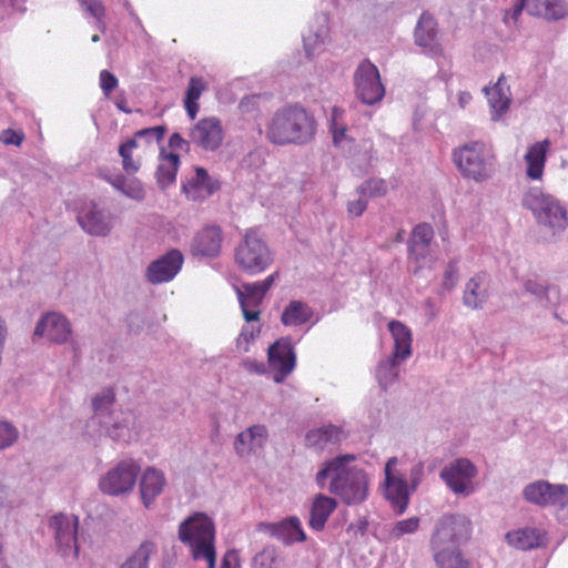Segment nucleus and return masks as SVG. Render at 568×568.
<instances>
[{
    "label": "nucleus",
    "instance_id": "f257e3e1",
    "mask_svg": "<svg viewBox=\"0 0 568 568\" xmlns=\"http://www.w3.org/2000/svg\"><path fill=\"white\" fill-rule=\"evenodd\" d=\"M355 459V455L345 454L324 462L315 476L318 488H325L329 478L328 491L346 505L365 501L368 496V477L364 469L351 465Z\"/></svg>",
    "mask_w": 568,
    "mask_h": 568
},
{
    "label": "nucleus",
    "instance_id": "f03ea898",
    "mask_svg": "<svg viewBox=\"0 0 568 568\" xmlns=\"http://www.w3.org/2000/svg\"><path fill=\"white\" fill-rule=\"evenodd\" d=\"M315 133L314 115L298 103L277 109L266 125V139L275 145H304Z\"/></svg>",
    "mask_w": 568,
    "mask_h": 568
},
{
    "label": "nucleus",
    "instance_id": "7ed1b4c3",
    "mask_svg": "<svg viewBox=\"0 0 568 568\" xmlns=\"http://www.w3.org/2000/svg\"><path fill=\"white\" fill-rule=\"evenodd\" d=\"M471 520L460 513H446L435 523L429 548L436 566H444L471 536Z\"/></svg>",
    "mask_w": 568,
    "mask_h": 568
},
{
    "label": "nucleus",
    "instance_id": "20e7f679",
    "mask_svg": "<svg viewBox=\"0 0 568 568\" xmlns=\"http://www.w3.org/2000/svg\"><path fill=\"white\" fill-rule=\"evenodd\" d=\"M215 527L204 513H195L179 526V539L190 547L194 560L204 559L209 568H215Z\"/></svg>",
    "mask_w": 568,
    "mask_h": 568
},
{
    "label": "nucleus",
    "instance_id": "39448f33",
    "mask_svg": "<svg viewBox=\"0 0 568 568\" xmlns=\"http://www.w3.org/2000/svg\"><path fill=\"white\" fill-rule=\"evenodd\" d=\"M521 204L531 211L536 222L552 236L568 227L566 207L558 199L538 187H530L523 196Z\"/></svg>",
    "mask_w": 568,
    "mask_h": 568
},
{
    "label": "nucleus",
    "instance_id": "423d86ee",
    "mask_svg": "<svg viewBox=\"0 0 568 568\" xmlns=\"http://www.w3.org/2000/svg\"><path fill=\"white\" fill-rule=\"evenodd\" d=\"M234 262L243 273L254 276L273 264L274 253L258 231L250 229L234 250Z\"/></svg>",
    "mask_w": 568,
    "mask_h": 568
},
{
    "label": "nucleus",
    "instance_id": "0eeeda50",
    "mask_svg": "<svg viewBox=\"0 0 568 568\" xmlns=\"http://www.w3.org/2000/svg\"><path fill=\"white\" fill-rule=\"evenodd\" d=\"M453 160L464 178L483 182L495 172V155L490 148L474 141L454 150Z\"/></svg>",
    "mask_w": 568,
    "mask_h": 568
},
{
    "label": "nucleus",
    "instance_id": "6e6552de",
    "mask_svg": "<svg viewBox=\"0 0 568 568\" xmlns=\"http://www.w3.org/2000/svg\"><path fill=\"white\" fill-rule=\"evenodd\" d=\"M114 400L115 394L112 388L102 389L92 398L94 414L113 440L129 442L134 417L129 412H120L114 416L115 413L111 410Z\"/></svg>",
    "mask_w": 568,
    "mask_h": 568
},
{
    "label": "nucleus",
    "instance_id": "1a4fd4ad",
    "mask_svg": "<svg viewBox=\"0 0 568 568\" xmlns=\"http://www.w3.org/2000/svg\"><path fill=\"white\" fill-rule=\"evenodd\" d=\"M141 471L140 465L133 459H124L109 469L99 480L100 490L109 496L130 494Z\"/></svg>",
    "mask_w": 568,
    "mask_h": 568
},
{
    "label": "nucleus",
    "instance_id": "9d476101",
    "mask_svg": "<svg viewBox=\"0 0 568 568\" xmlns=\"http://www.w3.org/2000/svg\"><path fill=\"white\" fill-rule=\"evenodd\" d=\"M356 98L367 105L378 103L385 95L377 67L369 60L362 61L354 72Z\"/></svg>",
    "mask_w": 568,
    "mask_h": 568
},
{
    "label": "nucleus",
    "instance_id": "9b49d317",
    "mask_svg": "<svg viewBox=\"0 0 568 568\" xmlns=\"http://www.w3.org/2000/svg\"><path fill=\"white\" fill-rule=\"evenodd\" d=\"M523 496L530 504L542 508L559 507V513H564L568 501V485L539 479L526 485Z\"/></svg>",
    "mask_w": 568,
    "mask_h": 568
},
{
    "label": "nucleus",
    "instance_id": "f8f14e48",
    "mask_svg": "<svg viewBox=\"0 0 568 568\" xmlns=\"http://www.w3.org/2000/svg\"><path fill=\"white\" fill-rule=\"evenodd\" d=\"M477 474V467L468 458H457L440 470L439 477L454 494L469 496Z\"/></svg>",
    "mask_w": 568,
    "mask_h": 568
},
{
    "label": "nucleus",
    "instance_id": "ddd939ff",
    "mask_svg": "<svg viewBox=\"0 0 568 568\" xmlns=\"http://www.w3.org/2000/svg\"><path fill=\"white\" fill-rule=\"evenodd\" d=\"M72 335V327L70 321L57 312H48L43 314L34 327L32 342L36 343L39 338H45L54 344H65Z\"/></svg>",
    "mask_w": 568,
    "mask_h": 568
},
{
    "label": "nucleus",
    "instance_id": "4468645a",
    "mask_svg": "<svg viewBox=\"0 0 568 568\" xmlns=\"http://www.w3.org/2000/svg\"><path fill=\"white\" fill-rule=\"evenodd\" d=\"M267 359L271 369L275 372L273 379L275 383H282L294 369L296 356L293 344L288 337L281 338L270 345L267 349Z\"/></svg>",
    "mask_w": 568,
    "mask_h": 568
},
{
    "label": "nucleus",
    "instance_id": "2eb2a0df",
    "mask_svg": "<svg viewBox=\"0 0 568 568\" xmlns=\"http://www.w3.org/2000/svg\"><path fill=\"white\" fill-rule=\"evenodd\" d=\"M184 262L183 254L178 248H171L164 255L152 261L145 271V278L151 284H162L172 281L181 271Z\"/></svg>",
    "mask_w": 568,
    "mask_h": 568
},
{
    "label": "nucleus",
    "instance_id": "dca6fc26",
    "mask_svg": "<svg viewBox=\"0 0 568 568\" xmlns=\"http://www.w3.org/2000/svg\"><path fill=\"white\" fill-rule=\"evenodd\" d=\"M77 220L82 230L93 236H106L112 230L111 213L92 201L82 205Z\"/></svg>",
    "mask_w": 568,
    "mask_h": 568
},
{
    "label": "nucleus",
    "instance_id": "f3484780",
    "mask_svg": "<svg viewBox=\"0 0 568 568\" xmlns=\"http://www.w3.org/2000/svg\"><path fill=\"white\" fill-rule=\"evenodd\" d=\"M414 42L422 51L430 57H438L443 48L438 39L436 19L427 11L423 12L414 29Z\"/></svg>",
    "mask_w": 568,
    "mask_h": 568
},
{
    "label": "nucleus",
    "instance_id": "a211bd4d",
    "mask_svg": "<svg viewBox=\"0 0 568 568\" xmlns=\"http://www.w3.org/2000/svg\"><path fill=\"white\" fill-rule=\"evenodd\" d=\"M190 139V142L206 151L216 150L223 140L220 121L215 118L202 119L191 131Z\"/></svg>",
    "mask_w": 568,
    "mask_h": 568
},
{
    "label": "nucleus",
    "instance_id": "6ab92c4d",
    "mask_svg": "<svg viewBox=\"0 0 568 568\" xmlns=\"http://www.w3.org/2000/svg\"><path fill=\"white\" fill-rule=\"evenodd\" d=\"M489 295V277L485 272H479L466 282L463 292V304L474 311L483 310Z\"/></svg>",
    "mask_w": 568,
    "mask_h": 568
},
{
    "label": "nucleus",
    "instance_id": "aec40b11",
    "mask_svg": "<svg viewBox=\"0 0 568 568\" xmlns=\"http://www.w3.org/2000/svg\"><path fill=\"white\" fill-rule=\"evenodd\" d=\"M221 243V227L216 225L206 226L193 237L191 252L194 256L215 257L220 254Z\"/></svg>",
    "mask_w": 568,
    "mask_h": 568
},
{
    "label": "nucleus",
    "instance_id": "412c9836",
    "mask_svg": "<svg viewBox=\"0 0 568 568\" xmlns=\"http://www.w3.org/2000/svg\"><path fill=\"white\" fill-rule=\"evenodd\" d=\"M264 528L267 534L285 545L302 542L306 539L302 523L296 516L287 517L278 523L265 524Z\"/></svg>",
    "mask_w": 568,
    "mask_h": 568
},
{
    "label": "nucleus",
    "instance_id": "4be33fe9",
    "mask_svg": "<svg viewBox=\"0 0 568 568\" xmlns=\"http://www.w3.org/2000/svg\"><path fill=\"white\" fill-rule=\"evenodd\" d=\"M166 485L163 471L155 467H146L140 478V495L145 508H150Z\"/></svg>",
    "mask_w": 568,
    "mask_h": 568
},
{
    "label": "nucleus",
    "instance_id": "5701e85b",
    "mask_svg": "<svg viewBox=\"0 0 568 568\" xmlns=\"http://www.w3.org/2000/svg\"><path fill=\"white\" fill-rule=\"evenodd\" d=\"M79 520L78 517H70L64 514H58L51 517L49 521L50 528L54 532V538L60 547H77V532Z\"/></svg>",
    "mask_w": 568,
    "mask_h": 568
},
{
    "label": "nucleus",
    "instance_id": "b1692460",
    "mask_svg": "<svg viewBox=\"0 0 568 568\" xmlns=\"http://www.w3.org/2000/svg\"><path fill=\"white\" fill-rule=\"evenodd\" d=\"M268 439V430L265 425L256 424L241 432L234 440V449L240 456H244L261 449Z\"/></svg>",
    "mask_w": 568,
    "mask_h": 568
},
{
    "label": "nucleus",
    "instance_id": "393cba45",
    "mask_svg": "<svg viewBox=\"0 0 568 568\" xmlns=\"http://www.w3.org/2000/svg\"><path fill=\"white\" fill-rule=\"evenodd\" d=\"M507 542L518 550H531L546 545L547 537L542 529L524 527L506 534Z\"/></svg>",
    "mask_w": 568,
    "mask_h": 568
},
{
    "label": "nucleus",
    "instance_id": "a878e982",
    "mask_svg": "<svg viewBox=\"0 0 568 568\" xmlns=\"http://www.w3.org/2000/svg\"><path fill=\"white\" fill-rule=\"evenodd\" d=\"M549 148L550 141L548 139L538 141L528 148L524 158L527 165L526 175L528 179L540 180L542 178Z\"/></svg>",
    "mask_w": 568,
    "mask_h": 568
},
{
    "label": "nucleus",
    "instance_id": "bb28decb",
    "mask_svg": "<svg viewBox=\"0 0 568 568\" xmlns=\"http://www.w3.org/2000/svg\"><path fill=\"white\" fill-rule=\"evenodd\" d=\"M528 13L547 21H559L568 17L566 0H529Z\"/></svg>",
    "mask_w": 568,
    "mask_h": 568
},
{
    "label": "nucleus",
    "instance_id": "cd10ccee",
    "mask_svg": "<svg viewBox=\"0 0 568 568\" xmlns=\"http://www.w3.org/2000/svg\"><path fill=\"white\" fill-rule=\"evenodd\" d=\"M344 437L345 436L342 428L328 424L308 430L305 436V444L307 447L322 450L328 445L339 444L344 439Z\"/></svg>",
    "mask_w": 568,
    "mask_h": 568
},
{
    "label": "nucleus",
    "instance_id": "c85d7f7f",
    "mask_svg": "<svg viewBox=\"0 0 568 568\" xmlns=\"http://www.w3.org/2000/svg\"><path fill=\"white\" fill-rule=\"evenodd\" d=\"M388 329L394 339L393 356L406 361L412 355L413 334L408 326L393 320L388 323Z\"/></svg>",
    "mask_w": 568,
    "mask_h": 568
},
{
    "label": "nucleus",
    "instance_id": "c756f323",
    "mask_svg": "<svg viewBox=\"0 0 568 568\" xmlns=\"http://www.w3.org/2000/svg\"><path fill=\"white\" fill-rule=\"evenodd\" d=\"M337 501L323 494H318L312 504L308 525L313 530L321 531L331 516L336 509Z\"/></svg>",
    "mask_w": 568,
    "mask_h": 568
},
{
    "label": "nucleus",
    "instance_id": "7c9ffc66",
    "mask_svg": "<svg viewBox=\"0 0 568 568\" xmlns=\"http://www.w3.org/2000/svg\"><path fill=\"white\" fill-rule=\"evenodd\" d=\"M159 161L160 163L156 168L155 176L160 189L165 190L175 182L180 166V158L176 153H166L164 148H162Z\"/></svg>",
    "mask_w": 568,
    "mask_h": 568
},
{
    "label": "nucleus",
    "instance_id": "2f4dec72",
    "mask_svg": "<svg viewBox=\"0 0 568 568\" xmlns=\"http://www.w3.org/2000/svg\"><path fill=\"white\" fill-rule=\"evenodd\" d=\"M385 496L395 510L403 514L409 499L407 480L400 476L385 478Z\"/></svg>",
    "mask_w": 568,
    "mask_h": 568
},
{
    "label": "nucleus",
    "instance_id": "473e14b6",
    "mask_svg": "<svg viewBox=\"0 0 568 568\" xmlns=\"http://www.w3.org/2000/svg\"><path fill=\"white\" fill-rule=\"evenodd\" d=\"M523 286L526 293L544 302L546 307L557 306L560 303V290L556 285L527 278L523 282Z\"/></svg>",
    "mask_w": 568,
    "mask_h": 568
},
{
    "label": "nucleus",
    "instance_id": "72a5a7b5",
    "mask_svg": "<svg viewBox=\"0 0 568 568\" xmlns=\"http://www.w3.org/2000/svg\"><path fill=\"white\" fill-rule=\"evenodd\" d=\"M318 26L303 36L304 50L308 58L317 54L324 47L328 37L327 17L322 14L316 18Z\"/></svg>",
    "mask_w": 568,
    "mask_h": 568
},
{
    "label": "nucleus",
    "instance_id": "f704fd0d",
    "mask_svg": "<svg viewBox=\"0 0 568 568\" xmlns=\"http://www.w3.org/2000/svg\"><path fill=\"white\" fill-rule=\"evenodd\" d=\"M403 361L393 355L387 356L386 358L378 362L375 368V376L378 382V385L386 390L390 385H393L399 376V364Z\"/></svg>",
    "mask_w": 568,
    "mask_h": 568
},
{
    "label": "nucleus",
    "instance_id": "c9c22d12",
    "mask_svg": "<svg viewBox=\"0 0 568 568\" xmlns=\"http://www.w3.org/2000/svg\"><path fill=\"white\" fill-rule=\"evenodd\" d=\"M312 308L302 301H291L281 315V322L285 326H300L311 320Z\"/></svg>",
    "mask_w": 568,
    "mask_h": 568
},
{
    "label": "nucleus",
    "instance_id": "e433bc0d",
    "mask_svg": "<svg viewBox=\"0 0 568 568\" xmlns=\"http://www.w3.org/2000/svg\"><path fill=\"white\" fill-rule=\"evenodd\" d=\"M156 551V545L145 540L119 568H149V561Z\"/></svg>",
    "mask_w": 568,
    "mask_h": 568
},
{
    "label": "nucleus",
    "instance_id": "4c0bfd02",
    "mask_svg": "<svg viewBox=\"0 0 568 568\" xmlns=\"http://www.w3.org/2000/svg\"><path fill=\"white\" fill-rule=\"evenodd\" d=\"M488 97L489 105L493 110L491 120L498 121L503 113H505L510 103V99L505 95L501 89L498 85H495L493 89L486 91Z\"/></svg>",
    "mask_w": 568,
    "mask_h": 568
},
{
    "label": "nucleus",
    "instance_id": "58836bf2",
    "mask_svg": "<svg viewBox=\"0 0 568 568\" xmlns=\"http://www.w3.org/2000/svg\"><path fill=\"white\" fill-rule=\"evenodd\" d=\"M282 558L273 546L264 547L253 558V568H281Z\"/></svg>",
    "mask_w": 568,
    "mask_h": 568
},
{
    "label": "nucleus",
    "instance_id": "ea45409f",
    "mask_svg": "<svg viewBox=\"0 0 568 568\" xmlns=\"http://www.w3.org/2000/svg\"><path fill=\"white\" fill-rule=\"evenodd\" d=\"M357 192L362 196L368 197H382L387 193V183L383 179H369L363 182Z\"/></svg>",
    "mask_w": 568,
    "mask_h": 568
},
{
    "label": "nucleus",
    "instance_id": "a19ab883",
    "mask_svg": "<svg viewBox=\"0 0 568 568\" xmlns=\"http://www.w3.org/2000/svg\"><path fill=\"white\" fill-rule=\"evenodd\" d=\"M207 179V171L203 168L195 169V175L182 184V191L191 199L195 200L201 195L202 184Z\"/></svg>",
    "mask_w": 568,
    "mask_h": 568
},
{
    "label": "nucleus",
    "instance_id": "79ce46f5",
    "mask_svg": "<svg viewBox=\"0 0 568 568\" xmlns=\"http://www.w3.org/2000/svg\"><path fill=\"white\" fill-rule=\"evenodd\" d=\"M433 237V227L427 223H420L413 229L408 243L429 246Z\"/></svg>",
    "mask_w": 568,
    "mask_h": 568
},
{
    "label": "nucleus",
    "instance_id": "37998d69",
    "mask_svg": "<svg viewBox=\"0 0 568 568\" xmlns=\"http://www.w3.org/2000/svg\"><path fill=\"white\" fill-rule=\"evenodd\" d=\"M244 292V298L252 307H258L265 296V292L257 282L244 283L240 287Z\"/></svg>",
    "mask_w": 568,
    "mask_h": 568
},
{
    "label": "nucleus",
    "instance_id": "c03bdc74",
    "mask_svg": "<svg viewBox=\"0 0 568 568\" xmlns=\"http://www.w3.org/2000/svg\"><path fill=\"white\" fill-rule=\"evenodd\" d=\"M19 437L18 429L9 422H0V450L11 447Z\"/></svg>",
    "mask_w": 568,
    "mask_h": 568
},
{
    "label": "nucleus",
    "instance_id": "a18cd8bd",
    "mask_svg": "<svg viewBox=\"0 0 568 568\" xmlns=\"http://www.w3.org/2000/svg\"><path fill=\"white\" fill-rule=\"evenodd\" d=\"M120 192L136 201H142L145 197L143 185L138 179L125 178Z\"/></svg>",
    "mask_w": 568,
    "mask_h": 568
},
{
    "label": "nucleus",
    "instance_id": "49530a36",
    "mask_svg": "<svg viewBox=\"0 0 568 568\" xmlns=\"http://www.w3.org/2000/svg\"><path fill=\"white\" fill-rule=\"evenodd\" d=\"M419 518L410 517L407 519L399 520L393 528V536L399 538L406 534L415 532L419 527Z\"/></svg>",
    "mask_w": 568,
    "mask_h": 568
},
{
    "label": "nucleus",
    "instance_id": "de8ad7c7",
    "mask_svg": "<svg viewBox=\"0 0 568 568\" xmlns=\"http://www.w3.org/2000/svg\"><path fill=\"white\" fill-rule=\"evenodd\" d=\"M205 90V84L201 78L192 77L190 79L184 101L197 102L202 92Z\"/></svg>",
    "mask_w": 568,
    "mask_h": 568
},
{
    "label": "nucleus",
    "instance_id": "09e8293b",
    "mask_svg": "<svg viewBox=\"0 0 568 568\" xmlns=\"http://www.w3.org/2000/svg\"><path fill=\"white\" fill-rule=\"evenodd\" d=\"M458 273H459V270H458L457 261H455V260L449 261V263L446 267V271L444 273V278H443V287L446 291H450L456 285V283L458 281V276H459Z\"/></svg>",
    "mask_w": 568,
    "mask_h": 568
},
{
    "label": "nucleus",
    "instance_id": "8fccbe9b",
    "mask_svg": "<svg viewBox=\"0 0 568 568\" xmlns=\"http://www.w3.org/2000/svg\"><path fill=\"white\" fill-rule=\"evenodd\" d=\"M239 303L243 313V317L247 323L258 321L260 311H254L251 304L244 298V292L241 288H236Z\"/></svg>",
    "mask_w": 568,
    "mask_h": 568
},
{
    "label": "nucleus",
    "instance_id": "3c124183",
    "mask_svg": "<svg viewBox=\"0 0 568 568\" xmlns=\"http://www.w3.org/2000/svg\"><path fill=\"white\" fill-rule=\"evenodd\" d=\"M165 131H166V128L164 125L145 128V129L139 130L135 133V138L145 139V141L148 143H150L152 140L160 142L162 140Z\"/></svg>",
    "mask_w": 568,
    "mask_h": 568
},
{
    "label": "nucleus",
    "instance_id": "603ef678",
    "mask_svg": "<svg viewBox=\"0 0 568 568\" xmlns=\"http://www.w3.org/2000/svg\"><path fill=\"white\" fill-rule=\"evenodd\" d=\"M100 88L105 97H109L111 92L118 87L116 77L108 70L100 72Z\"/></svg>",
    "mask_w": 568,
    "mask_h": 568
},
{
    "label": "nucleus",
    "instance_id": "864d4df0",
    "mask_svg": "<svg viewBox=\"0 0 568 568\" xmlns=\"http://www.w3.org/2000/svg\"><path fill=\"white\" fill-rule=\"evenodd\" d=\"M80 6L93 18L105 17V7L100 0H79Z\"/></svg>",
    "mask_w": 568,
    "mask_h": 568
},
{
    "label": "nucleus",
    "instance_id": "5fc2aeb1",
    "mask_svg": "<svg viewBox=\"0 0 568 568\" xmlns=\"http://www.w3.org/2000/svg\"><path fill=\"white\" fill-rule=\"evenodd\" d=\"M119 154L122 158V166L123 170L128 174H134L139 171L140 164L133 161L132 159V152L125 151L124 148H119Z\"/></svg>",
    "mask_w": 568,
    "mask_h": 568
},
{
    "label": "nucleus",
    "instance_id": "6e6d98bb",
    "mask_svg": "<svg viewBox=\"0 0 568 568\" xmlns=\"http://www.w3.org/2000/svg\"><path fill=\"white\" fill-rule=\"evenodd\" d=\"M260 334V328L254 326H243L242 331L237 337V346L241 347L242 343H245L246 346L244 351L247 352V344L253 341Z\"/></svg>",
    "mask_w": 568,
    "mask_h": 568
},
{
    "label": "nucleus",
    "instance_id": "4d7b16f0",
    "mask_svg": "<svg viewBox=\"0 0 568 568\" xmlns=\"http://www.w3.org/2000/svg\"><path fill=\"white\" fill-rule=\"evenodd\" d=\"M367 209L366 196L359 195L357 200L348 201L347 203V212L354 216H361L365 210Z\"/></svg>",
    "mask_w": 568,
    "mask_h": 568
},
{
    "label": "nucleus",
    "instance_id": "13d9d810",
    "mask_svg": "<svg viewBox=\"0 0 568 568\" xmlns=\"http://www.w3.org/2000/svg\"><path fill=\"white\" fill-rule=\"evenodd\" d=\"M367 526V520L365 518H361L357 521L349 524L346 532L353 538L357 539L358 537H363L365 535Z\"/></svg>",
    "mask_w": 568,
    "mask_h": 568
},
{
    "label": "nucleus",
    "instance_id": "bf43d9fd",
    "mask_svg": "<svg viewBox=\"0 0 568 568\" xmlns=\"http://www.w3.org/2000/svg\"><path fill=\"white\" fill-rule=\"evenodd\" d=\"M424 475V465L422 462L416 463L409 470L408 480L413 489H416L422 481Z\"/></svg>",
    "mask_w": 568,
    "mask_h": 568
},
{
    "label": "nucleus",
    "instance_id": "052dcab7",
    "mask_svg": "<svg viewBox=\"0 0 568 568\" xmlns=\"http://www.w3.org/2000/svg\"><path fill=\"white\" fill-rule=\"evenodd\" d=\"M258 100V95L244 97L239 104V109L241 110L242 113H252L257 110Z\"/></svg>",
    "mask_w": 568,
    "mask_h": 568
},
{
    "label": "nucleus",
    "instance_id": "680f3d73",
    "mask_svg": "<svg viewBox=\"0 0 568 568\" xmlns=\"http://www.w3.org/2000/svg\"><path fill=\"white\" fill-rule=\"evenodd\" d=\"M409 256L416 262L425 260L429 252V246H422L419 244L408 243Z\"/></svg>",
    "mask_w": 568,
    "mask_h": 568
},
{
    "label": "nucleus",
    "instance_id": "e2e57ef3",
    "mask_svg": "<svg viewBox=\"0 0 568 568\" xmlns=\"http://www.w3.org/2000/svg\"><path fill=\"white\" fill-rule=\"evenodd\" d=\"M449 560L444 566H437L438 568H469V562L463 558L462 551L453 554Z\"/></svg>",
    "mask_w": 568,
    "mask_h": 568
},
{
    "label": "nucleus",
    "instance_id": "0e129e2a",
    "mask_svg": "<svg viewBox=\"0 0 568 568\" xmlns=\"http://www.w3.org/2000/svg\"><path fill=\"white\" fill-rule=\"evenodd\" d=\"M528 2H529V0H517V3L515 4L511 13L505 14V17H504L505 23H508L509 18H511L513 20L516 21L524 9H526V11L528 12Z\"/></svg>",
    "mask_w": 568,
    "mask_h": 568
},
{
    "label": "nucleus",
    "instance_id": "69168bd1",
    "mask_svg": "<svg viewBox=\"0 0 568 568\" xmlns=\"http://www.w3.org/2000/svg\"><path fill=\"white\" fill-rule=\"evenodd\" d=\"M239 555L235 550H229L222 559L221 568H233L239 567Z\"/></svg>",
    "mask_w": 568,
    "mask_h": 568
},
{
    "label": "nucleus",
    "instance_id": "338daca9",
    "mask_svg": "<svg viewBox=\"0 0 568 568\" xmlns=\"http://www.w3.org/2000/svg\"><path fill=\"white\" fill-rule=\"evenodd\" d=\"M99 175L101 178H103L105 181H108L118 191L121 190L122 184L124 183V180H125V176L122 174L110 175V174L100 172Z\"/></svg>",
    "mask_w": 568,
    "mask_h": 568
},
{
    "label": "nucleus",
    "instance_id": "774afa93",
    "mask_svg": "<svg viewBox=\"0 0 568 568\" xmlns=\"http://www.w3.org/2000/svg\"><path fill=\"white\" fill-rule=\"evenodd\" d=\"M244 367L251 373L260 375L265 373V365L256 359H246L244 362Z\"/></svg>",
    "mask_w": 568,
    "mask_h": 568
}]
</instances>
